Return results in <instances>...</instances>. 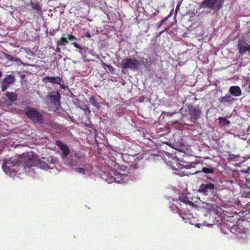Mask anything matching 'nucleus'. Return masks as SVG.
<instances>
[{"label": "nucleus", "mask_w": 250, "mask_h": 250, "mask_svg": "<svg viewBox=\"0 0 250 250\" xmlns=\"http://www.w3.org/2000/svg\"><path fill=\"white\" fill-rule=\"evenodd\" d=\"M85 36L88 38H90L91 37V35L89 32H86L85 34Z\"/></svg>", "instance_id": "58836bf2"}, {"label": "nucleus", "mask_w": 250, "mask_h": 250, "mask_svg": "<svg viewBox=\"0 0 250 250\" xmlns=\"http://www.w3.org/2000/svg\"><path fill=\"white\" fill-rule=\"evenodd\" d=\"M128 173L126 167L121 166L117 169L114 168L112 170L109 178L107 176L105 180L109 183L125 182L128 177Z\"/></svg>", "instance_id": "f03ea898"}, {"label": "nucleus", "mask_w": 250, "mask_h": 250, "mask_svg": "<svg viewBox=\"0 0 250 250\" xmlns=\"http://www.w3.org/2000/svg\"><path fill=\"white\" fill-rule=\"evenodd\" d=\"M72 44L76 48L81 49V46L78 43H77L76 42H73L72 43Z\"/></svg>", "instance_id": "f704fd0d"}, {"label": "nucleus", "mask_w": 250, "mask_h": 250, "mask_svg": "<svg viewBox=\"0 0 250 250\" xmlns=\"http://www.w3.org/2000/svg\"><path fill=\"white\" fill-rule=\"evenodd\" d=\"M47 164L40 161L36 156H32V158H28L24 166V170L28 174H32L36 173V169H45L47 167Z\"/></svg>", "instance_id": "f257e3e1"}, {"label": "nucleus", "mask_w": 250, "mask_h": 250, "mask_svg": "<svg viewBox=\"0 0 250 250\" xmlns=\"http://www.w3.org/2000/svg\"><path fill=\"white\" fill-rule=\"evenodd\" d=\"M89 101L93 106L97 108H99V104L96 101L94 97H91Z\"/></svg>", "instance_id": "b1692460"}, {"label": "nucleus", "mask_w": 250, "mask_h": 250, "mask_svg": "<svg viewBox=\"0 0 250 250\" xmlns=\"http://www.w3.org/2000/svg\"><path fill=\"white\" fill-rule=\"evenodd\" d=\"M209 179H210L211 181H213V182H214V180H213L212 178H210Z\"/></svg>", "instance_id": "c03bdc74"}, {"label": "nucleus", "mask_w": 250, "mask_h": 250, "mask_svg": "<svg viewBox=\"0 0 250 250\" xmlns=\"http://www.w3.org/2000/svg\"><path fill=\"white\" fill-rule=\"evenodd\" d=\"M8 85L7 84L3 83V82L2 81L1 82V90L2 91H5L7 89V87H8Z\"/></svg>", "instance_id": "c85d7f7f"}, {"label": "nucleus", "mask_w": 250, "mask_h": 250, "mask_svg": "<svg viewBox=\"0 0 250 250\" xmlns=\"http://www.w3.org/2000/svg\"><path fill=\"white\" fill-rule=\"evenodd\" d=\"M172 13V12L171 11L170 12V13L168 16H166L164 19L161 20L162 21H163V23L165 22L166 21H167L171 17Z\"/></svg>", "instance_id": "2f4dec72"}, {"label": "nucleus", "mask_w": 250, "mask_h": 250, "mask_svg": "<svg viewBox=\"0 0 250 250\" xmlns=\"http://www.w3.org/2000/svg\"><path fill=\"white\" fill-rule=\"evenodd\" d=\"M42 81L44 83L48 82L53 84H58L60 85L62 88H64L63 85H61V83L62 81V78L59 76L50 77L46 76L42 78Z\"/></svg>", "instance_id": "6e6552de"}, {"label": "nucleus", "mask_w": 250, "mask_h": 250, "mask_svg": "<svg viewBox=\"0 0 250 250\" xmlns=\"http://www.w3.org/2000/svg\"><path fill=\"white\" fill-rule=\"evenodd\" d=\"M198 191L203 195L208 196L210 198L218 197L217 188L213 183L202 184Z\"/></svg>", "instance_id": "20e7f679"}, {"label": "nucleus", "mask_w": 250, "mask_h": 250, "mask_svg": "<svg viewBox=\"0 0 250 250\" xmlns=\"http://www.w3.org/2000/svg\"><path fill=\"white\" fill-rule=\"evenodd\" d=\"M55 51L57 53L61 52V48H60V46H57V47L55 49Z\"/></svg>", "instance_id": "4c0bfd02"}, {"label": "nucleus", "mask_w": 250, "mask_h": 250, "mask_svg": "<svg viewBox=\"0 0 250 250\" xmlns=\"http://www.w3.org/2000/svg\"><path fill=\"white\" fill-rule=\"evenodd\" d=\"M77 172L80 173L85 174L86 173L85 170L83 168L78 167L76 168Z\"/></svg>", "instance_id": "c756f323"}, {"label": "nucleus", "mask_w": 250, "mask_h": 250, "mask_svg": "<svg viewBox=\"0 0 250 250\" xmlns=\"http://www.w3.org/2000/svg\"><path fill=\"white\" fill-rule=\"evenodd\" d=\"M102 65H103V66H106L110 73H114V69L112 65H111L110 64H105L104 62H103Z\"/></svg>", "instance_id": "a878e982"}, {"label": "nucleus", "mask_w": 250, "mask_h": 250, "mask_svg": "<svg viewBox=\"0 0 250 250\" xmlns=\"http://www.w3.org/2000/svg\"><path fill=\"white\" fill-rule=\"evenodd\" d=\"M172 13V12L171 11L170 12V13L168 16H166L164 19L161 20L162 21H163V23L165 22L166 21H167L171 17Z\"/></svg>", "instance_id": "7c9ffc66"}, {"label": "nucleus", "mask_w": 250, "mask_h": 250, "mask_svg": "<svg viewBox=\"0 0 250 250\" xmlns=\"http://www.w3.org/2000/svg\"><path fill=\"white\" fill-rule=\"evenodd\" d=\"M164 23L163 21H161L156 24V26L158 29H159Z\"/></svg>", "instance_id": "c9c22d12"}, {"label": "nucleus", "mask_w": 250, "mask_h": 250, "mask_svg": "<svg viewBox=\"0 0 250 250\" xmlns=\"http://www.w3.org/2000/svg\"><path fill=\"white\" fill-rule=\"evenodd\" d=\"M31 5L33 9L38 11H41L42 10V7L38 1L36 2H31Z\"/></svg>", "instance_id": "4be33fe9"}, {"label": "nucleus", "mask_w": 250, "mask_h": 250, "mask_svg": "<svg viewBox=\"0 0 250 250\" xmlns=\"http://www.w3.org/2000/svg\"><path fill=\"white\" fill-rule=\"evenodd\" d=\"M24 112L26 117L34 124H42L44 121L43 114L34 107L27 106L24 109Z\"/></svg>", "instance_id": "7ed1b4c3"}, {"label": "nucleus", "mask_w": 250, "mask_h": 250, "mask_svg": "<svg viewBox=\"0 0 250 250\" xmlns=\"http://www.w3.org/2000/svg\"><path fill=\"white\" fill-rule=\"evenodd\" d=\"M179 111H180V112L182 114V115H184V116H186V115H187V114H186V113H184V111H185V112H187L186 109H184V108H181L180 109Z\"/></svg>", "instance_id": "e433bc0d"}, {"label": "nucleus", "mask_w": 250, "mask_h": 250, "mask_svg": "<svg viewBox=\"0 0 250 250\" xmlns=\"http://www.w3.org/2000/svg\"><path fill=\"white\" fill-rule=\"evenodd\" d=\"M121 64L122 67L125 69L139 70L142 63L136 58H125L122 60Z\"/></svg>", "instance_id": "39448f33"}, {"label": "nucleus", "mask_w": 250, "mask_h": 250, "mask_svg": "<svg viewBox=\"0 0 250 250\" xmlns=\"http://www.w3.org/2000/svg\"><path fill=\"white\" fill-rule=\"evenodd\" d=\"M79 50L80 53L82 54L83 53V48L81 47V49H79Z\"/></svg>", "instance_id": "ea45409f"}, {"label": "nucleus", "mask_w": 250, "mask_h": 250, "mask_svg": "<svg viewBox=\"0 0 250 250\" xmlns=\"http://www.w3.org/2000/svg\"><path fill=\"white\" fill-rule=\"evenodd\" d=\"M239 52L241 54L245 53L247 51H250V46L243 40H239L238 43Z\"/></svg>", "instance_id": "9b49d317"}, {"label": "nucleus", "mask_w": 250, "mask_h": 250, "mask_svg": "<svg viewBox=\"0 0 250 250\" xmlns=\"http://www.w3.org/2000/svg\"><path fill=\"white\" fill-rule=\"evenodd\" d=\"M229 93L233 96L238 97L242 94V90L238 86H231L229 89Z\"/></svg>", "instance_id": "ddd939ff"}, {"label": "nucleus", "mask_w": 250, "mask_h": 250, "mask_svg": "<svg viewBox=\"0 0 250 250\" xmlns=\"http://www.w3.org/2000/svg\"><path fill=\"white\" fill-rule=\"evenodd\" d=\"M2 73L1 71H0V78L2 76Z\"/></svg>", "instance_id": "79ce46f5"}, {"label": "nucleus", "mask_w": 250, "mask_h": 250, "mask_svg": "<svg viewBox=\"0 0 250 250\" xmlns=\"http://www.w3.org/2000/svg\"><path fill=\"white\" fill-rule=\"evenodd\" d=\"M219 120L220 123L224 125H229L230 124V121L224 117H220Z\"/></svg>", "instance_id": "393cba45"}, {"label": "nucleus", "mask_w": 250, "mask_h": 250, "mask_svg": "<svg viewBox=\"0 0 250 250\" xmlns=\"http://www.w3.org/2000/svg\"><path fill=\"white\" fill-rule=\"evenodd\" d=\"M172 13V12L171 11L170 12V13L168 16H166L164 19L161 20L162 21H163V23L165 22L166 21H167L171 17Z\"/></svg>", "instance_id": "72a5a7b5"}, {"label": "nucleus", "mask_w": 250, "mask_h": 250, "mask_svg": "<svg viewBox=\"0 0 250 250\" xmlns=\"http://www.w3.org/2000/svg\"><path fill=\"white\" fill-rule=\"evenodd\" d=\"M56 145L62 151L64 156H67L70 153V150L68 146L60 140L56 141Z\"/></svg>", "instance_id": "f8f14e48"}, {"label": "nucleus", "mask_w": 250, "mask_h": 250, "mask_svg": "<svg viewBox=\"0 0 250 250\" xmlns=\"http://www.w3.org/2000/svg\"><path fill=\"white\" fill-rule=\"evenodd\" d=\"M214 10H218L222 6L223 4V0H214Z\"/></svg>", "instance_id": "412c9836"}, {"label": "nucleus", "mask_w": 250, "mask_h": 250, "mask_svg": "<svg viewBox=\"0 0 250 250\" xmlns=\"http://www.w3.org/2000/svg\"><path fill=\"white\" fill-rule=\"evenodd\" d=\"M50 34H51L52 36H53V35H54V34L50 33Z\"/></svg>", "instance_id": "de8ad7c7"}, {"label": "nucleus", "mask_w": 250, "mask_h": 250, "mask_svg": "<svg viewBox=\"0 0 250 250\" xmlns=\"http://www.w3.org/2000/svg\"><path fill=\"white\" fill-rule=\"evenodd\" d=\"M241 194L243 197L250 198V187L243 188L241 190Z\"/></svg>", "instance_id": "a211bd4d"}, {"label": "nucleus", "mask_w": 250, "mask_h": 250, "mask_svg": "<svg viewBox=\"0 0 250 250\" xmlns=\"http://www.w3.org/2000/svg\"><path fill=\"white\" fill-rule=\"evenodd\" d=\"M12 103H10V104H7V105H9V106H11L12 105Z\"/></svg>", "instance_id": "37998d69"}, {"label": "nucleus", "mask_w": 250, "mask_h": 250, "mask_svg": "<svg viewBox=\"0 0 250 250\" xmlns=\"http://www.w3.org/2000/svg\"><path fill=\"white\" fill-rule=\"evenodd\" d=\"M180 215L181 216V212H179Z\"/></svg>", "instance_id": "49530a36"}, {"label": "nucleus", "mask_w": 250, "mask_h": 250, "mask_svg": "<svg viewBox=\"0 0 250 250\" xmlns=\"http://www.w3.org/2000/svg\"><path fill=\"white\" fill-rule=\"evenodd\" d=\"M172 13V12L171 11L170 12V13L168 16H166L164 19L161 20L162 21H163V23L165 22L166 21H167L171 17Z\"/></svg>", "instance_id": "473e14b6"}, {"label": "nucleus", "mask_w": 250, "mask_h": 250, "mask_svg": "<svg viewBox=\"0 0 250 250\" xmlns=\"http://www.w3.org/2000/svg\"><path fill=\"white\" fill-rule=\"evenodd\" d=\"M182 218H183V219H185V218H185V217H184V216H182Z\"/></svg>", "instance_id": "a18cd8bd"}, {"label": "nucleus", "mask_w": 250, "mask_h": 250, "mask_svg": "<svg viewBox=\"0 0 250 250\" xmlns=\"http://www.w3.org/2000/svg\"><path fill=\"white\" fill-rule=\"evenodd\" d=\"M231 97L229 95H226L224 97H221L219 99V102L222 103H225L227 102H231Z\"/></svg>", "instance_id": "aec40b11"}, {"label": "nucleus", "mask_w": 250, "mask_h": 250, "mask_svg": "<svg viewBox=\"0 0 250 250\" xmlns=\"http://www.w3.org/2000/svg\"><path fill=\"white\" fill-rule=\"evenodd\" d=\"M179 200L181 202L185 204L186 205H189L192 207L195 205V204L192 202L190 201L188 198L184 194H183L179 197Z\"/></svg>", "instance_id": "dca6fc26"}, {"label": "nucleus", "mask_w": 250, "mask_h": 250, "mask_svg": "<svg viewBox=\"0 0 250 250\" xmlns=\"http://www.w3.org/2000/svg\"><path fill=\"white\" fill-rule=\"evenodd\" d=\"M2 81L8 85H9L15 82V78L14 76L11 74L8 75L2 80Z\"/></svg>", "instance_id": "f3484780"}, {"label": "nucleus", "mask_w": 250, "mask_h": 250, "mask_svg": "<svg viewBox=\"0 0 250 250\" xmlns=\"http://www.w3.org/2000/svg\"><path fill=\"white\" fill-rule=\"evenodd\" d=\"M244 221L242 220H237L236 225L231 229V232L240 238H245L247 236L246 229L244 227Z\"/></svg>", "instance_id": "423d86ee"}, {"label": "nucleus", "mask_w": 250, "mask_h": 250, "mask_svg": "<svg viewBox=\"0 0 250 250\" xmlns=\"http://www.w3.org/2000/svg\"><path fill=\"white\" fill-rule=\"evenodd\" d=\"M179 7V5H177V6H176V12H177V11L178 10Z\"/></svg>", "instance_id": "a19ab883"}, {"label": "nucleus", "mask_w": 250, "mask_h": 250, "mask_svg": "<svg viewBox=\"0 0 250 250\" xmlns=\"http://www.w3.org/2000/svg\"><path fill=\"white\" fill-rule=\"evenodd\" d=\"M214 0H205L202 3V5L203 7L214 9Z\"/></svg>", "instance_id": "2eb2a0df"}, {"label": "nucleus", "mask_w": 250, "mask_h": 250, "mask_svg": "<svg viewBox=\"0 0 250 250\" xmlns=\"http://www.w3.org/2000/svg\"><path fill=\"white\" fill-rule=\"evenodd\" d=\"M68 43V40L66 36V34H62L61 38L57 42V45L58 46H62L66 45Z\"/></svg>", "instance_id": "4468645a"}, {"label": "nucleus", "mask_w": 250, "mask_h": 250, "mask_svg": "<svg viewBox=\"0 0 250 250\" xmlns=\"http://www.w3.org/2000/svg\"><path fill=\"white\" fill-rule=\"evenodd\" d=\"M201 171L207 174L213 173L214 171V169L212 167H209L203 168Z\"/></svg>", "instance_id": "5701e85b"}, {"label": "nucleus", "mask_w": 250, "mask_h": 250, "mask_svg": "<svg viewBox=\"0 0 250 250\" xmlns=\"http://www.w3.org/2000/svg\"><path fill=\"white\" fill-rule=\"evenodd\" d=\"M188 111L190 116V120L193 123H196L200 118L202 115L201 108L198 106L189 104L188 106Z\"/></svg>", "instance_id": "0eeeda50"}, {"label": "nucleus", "mask_w": 250, "mask_h": 250, "mask_svg": "<svg viewBox=\"0 0 250 250\" xmlns=\"http://www.w3.org/2000/svg\"><path fill=\"white\" fill-rule=\"evenodd\" d=\"M66 36L67 37L68 40H69L70 41H73L77 40V38L73 35L67 34Z\"/></svg>", "instance_id": "bb28decb"}, {"label": "nucleus", "mask_w": 250, "mask_h": 250, "mask_svg": "<svg viewBox=\"0 0 250 250\" xmlns=\"http://www.w3.org/2000/svg\"><path fill=\"white\" fill-rule=\"evenodd\" d=\"M48 99L49 100L51 104H59L61 99V94L59 91H54L48 95Z\"/></svg>", "instance_id": "1a4fd4ad"}, {"label": "nucleus", "mask_w": 250, "mask_h": 250, "mask_svg": "<svg viewBox=\"0 0 250 250\" xmlns=\"http://www.w3.org/2000/svg\"><path fill=\"white\" fill-rule=\"evenodd\" d=\"M200 171H196V173H198V172H200Z\"/></svg>", "instance_id": "8fccbe9b"}, {"label": "nucleus", "mask_w": 250, "mask_h": 250, "mask_svg": "<svg viewBox=\"0 0 250 250\" xmlns=\"http://www.w3.org/2000/svg\"><path fill=\"white\" fill-rule=\"evenodd\" d=\"M25 163H26V162H25ZM24 164H25V163H24ZM24 165H25V164H24L23 167H24ZM21 167H23V165H21Z\"/></svg>", "instance_id": "09e8293b"}, {"label": "nucleus", "mask_w": 250, "mask_h": 250, "mask_svg": "<svg viewBox=\"0 0 250 250\" xmlns=\"http://www.w3.org/2000/svg\"><path fill=\"white\" fill-rule=\"evenodd\" d=\"M236 219H233V217H230L226 219L225 220V222L221 225V229L222 230L225 229V233H227L228 232L226 230V228L229 231H231V229L233 226V225H236V223H234V221Z\"/></svg>", "instance_id": "9d476101"}, {"label": "nucleus", "mask_w": 250, "mask_h": 250, "mask_svg": "<svg viewBox=\"0 0 250 250\" xmlns=\"http://www.w3.org/2000/svg\"><path fill=\"white\" fill-rule=\"evenodd\" d=\"M5 57H6V58L7 60H8L9 61H10L12 62H17L16 59L11 55L6 54Z\"/></svg>", "instance_id": "cd10ccee"}, {"label": "nucleus", "mask_w": 250, "mask_h": 250, "mask_svg": "<svg viewBox=\"0 0 250 250\" xmlns=\"http://www.w3.org/2000/svg\"><path fill=\"white\" fill-rule=\"evenodd\" d=\"M5 95L11 102H13L17 100V95L15 93L8 92L5 94Z\"/></svg>", "instance_id": "6ab92c4d"}]
</instances>
